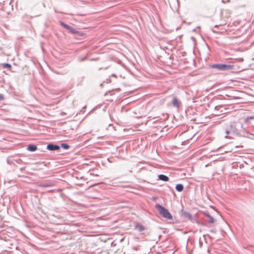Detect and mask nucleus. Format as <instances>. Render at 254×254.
<instances>
[{
    "mask_svg": "<svg viewBox=\"0 0 254 254\" xmlns=\"http://www.w3.org/2000/svg\"><path fill=\"white\" fill-rule=\"evenodd\" d=\"M207 217L209 218V222L210 223H212L214 222V218L212 216H210L209 215H208Z\"/></svg>",
    "mask_w": 254,
    "mask_h": 254,
    "instance_id": "9b49d317",
    "label": "nucleus"
},
{
    "mask_svg": "<svg viewBox=\"0 0 254 254\" xmlns=\"http://www.w3.org/2000/svg\"><path fill=\"white\" fill-rule=\"evenodd\" d=\"M4 99V96L2 94H0V101Z\"/></svg>",
    "mask_w": 254,
    "mask_h": 254,
    "instance_id": "4468645a",
    "label": "nucleus"
},
{
    "mask_svg": "<svg viewBox=\"0 0 254 254\" xmlns=\"http://www.w3.org/2000/svg\"><path fill=\"white\" fill-rule=\"evenodd\" d=\"M136 229L139 232L143 231L144 230V227L141 225H137L136 226Z\"/></svg>",
    "mask_w": 254,
    "mask_h": 254,
    "instance_id": "1a4fd4ad",
    "label": "nucleus"
},
{
    "mask_svg": "<svg viewBox=\"0 0 254 254\" xmlns=\"http://www.w3.org/2000/svg\"><path fill=\"white\" fill-rule=\"evenodd\" d=\"M226 133L228 134L229 133V131L228 130H226Z\"/></svg>",
    "mask_w": 254,
    "mask_h": 254,
    "instance_id": "2eb2a0df",
    "label": "nucleus"
},
{
    "mask_svg": "<svg viewBox=\"0 0 254 254\" xmlns=\"http://www.w3.org/2000/svg\"><path fill=\"white\" fill-rule=\"evenodd\" d=\"M27 149L28 150H29L30 151H35L37 150V147L35 145H30L28 146Z\"/></svg>",
    "mask_w": 254,
    "mask_h": 254,
    "instance_id": "0eeeda50",
    "label": "nucleus"
},
{
    "mask_svg": "<svg viewBox=\"0 0 254 254\" xmlns=\"http://www.w3.org/2000/svg\"><path fill=\"white\" fill-rule=\"evenodd\" d=\"M210 67L216 68L220 70H232L234 69V65L231 64H214L210 65Z\"/></svg>",
    "mask_w": 254,
    "mask_h": 254,
    "instance_id": "f03ea898",
    "label": "nucleus"
},
{
    "mask_svg": "<svg viewBox=\"0 0 254 254\" xmlns=\"http://www.w3.org/2000/svg\"><path fill=\"white\" fill-rule=\"evenodd\" d=\"M173 104L174 106L178 107L179 105V102L176 98H174L173 99Z\"/></svg>",
    "mask_w": 254,
    "mask_h": 254,
    "instance_id": "9d476101",
    "label": "nucleus"
},
{
    "mask_svg": "<svg viewBox=\"0 0 254 254\" xmlns=\"http://www.w3.org/2000/svg\"><path fill=\"white\" fill-rule=\"evenodd\" d=\"M62 147L63 148H64V149H68L69 148V145H67V144H62Z\"/></svg>",
    "mask_w": 254,
    "mask_h": 254,
    "instance_id": "f8f14e48",
    "label": "nucleus"
},
{
    "mask_svg": "<svg viewBox=\"0 0 254 254\" xmlns=\"http://www.w3.org/2000/svg\"><path fill=\"white\" fill-rule=\"evenodd\" d=\"M158 178L160 180L163 181H169V178L164 175H159L158 176Z\"/></svg>",
    "mask_w": 254,
    "mask_h": 254,
    "instance_id": "39448f33",
    "label": "nucleus"
},
{
    "mask_svg": "<svg viewBox=\"0 0 254 254\" xmlns=\"http://www.w3.org/2000/svg\"><path fill=\"white\" fill-rule=\"evenodd\" d=\"M155 208L158 210L160 214L162 215L163 217L168 219H172V216L169 211L166 209L164 207L159 205L156 204L155 205Z\"/></svg>",
    "mask_w": 254,
    "mask_h": 254,
    "instance_id": "f257e3e1",
    "label": "nucleus"
},
{
    "mask_svg": "<svg viewBox=\"0 0 254 254\" xmlns=\"http://www.w3.org/2000/svg\"><path fill=\"white\" fill-rule=\"evenodd\" d=\"M61 24L66 29L68 30L71 33H72L73 34H76L79 36H84L85 35L84 33H83L82 32L76 31L75 29H74L73 28H72L71 26H70L69 25H68L63 22H61Z\"/></svg>",
    "mask_w": 254,
    "mask_h": 254,
    "instance_id": "7ed1b4c3",
    "label": "nucleus"
},
{
    "mask_svg": "<svg viewBox=\"0 0 254 254\" xmlns=\"http://www.w3.org/2000/svg\"><path fill=\"white\" fill-rule=\"evenodd\" d=\"M47 148L50 150H57L60 149V146L56 145L49 144L47 146Z\"/></svg>",
    "mask_w": 254,
    "mask_h": 254,
    "instance_id": "20e7f679",
    "label": "nucleus"
},
{
    "mask_svg": "<svg viewBox=\"0 0 254 254\" xmlns=\"http://www.w3.org/2000/svg\"><path fill=\"white\" fill-rule=\"evenodd\" d=\"M235 60L238 62H243L244 61V59L243 58H238Z\"/></svg>",
    "mask_w": 254,
    "mask_h": 254,
    "instance_id": "ddd939ff",
    "label": "nucleus"
},
{
    "mask_svg": "<svg viewBox=\"0 0 254 254\" xmlns=\"http://www.w3.org/2000/svg\"><path fill=\"white\" fill-rule=\"evenodd\" d=\"M176 189L178 191H182L184 189V187L182 184H178L176 186Z\"/></svg>",
    "mask_w": 254,
    "mask_h": 254,
    "instance_id": "6e6552de",
    "label": "nucleus"
},
{
    "mask_svg": "<svg viewBox=\"0 0 254 254\" xmlns=\"http://www.w3.org/2000/svg\"><path fill=\"white\" fill-rule=\"evenodd\" d=\"M1 65L3 68H7L10 71L11 70L12 66H11V64H7V63L2 64H1Z\"/></svg>",
    "mask_w": 254,
    "mask_h": 254,
    "instance_id": "423d86ee",
    "label": "nucleus"
}]
</instances>
